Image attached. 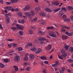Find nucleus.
<instances>
[{"label": "nucleus", "instance_id": "obj_1", "mask_svg": "<svg viewBox=\"0 0 73 73\" xmlns=\"http://www.w3.org/2000/svg\"><path fill=\"white\" fill-rule=\"evenodd\" d=\"M14 61L16 62H19L20 61V58L19 56H16L14 58Z\"/></svg>", "mask_w": 73, "mask_h": 73}, {"label": "nucleus", "instance_id": "obj_2", "mask_svg": "<svg viewBox=\"0 0 73 73\" xmlns=\"http://www.w3.org/2000/svg\"><path fill=\"white\" fill-rule=\"evenodd\" d=\"M48 34L50 36L52 37H56V35L55 34V33L51 31L48 33Z\"/></svg>", "mask_w": 73, "mask_h": 73}, {"label": "nucleus", "instance_id": "obj_3", "mask_svg": "<svg viewBox=\"0 0 73 73\" xmlns=\"http://www.w3.org/2000/svg\"><path fill=\"white\" fill-rule=\"evenodd\" d=\"M38 40L40 41H45V40L47 42H49V40L48 39H46L45 38L43 37L39 38H38Z\"/></svg>", "mask_w": 73, "mask_h": 73}, {"label": "nucleus", "instance_id": "obj_4", "mask_svg": "<svg viewBox=\"0 0 73 73\" xmlns=\"http://www.w3.org/2000/svg\"><path fill=\"white\" fill-rule=\"evenodd\" d=\"M16 27L18 28V29H20L21 30H23L24 29V27L21 26V25L20 26V25L17 24L16 25Z\"/></svg>", "mask_w": 73, "mask_h": 73}, {"label": "nucleus", "instance_id": "obj_5", "mask_svg": "<svg viewBox=\"0 0 73 73\" xmlns=\"http://www.w3.org/2000/svg\"><path fill=\"white\" fill-rule=\"evenodd\" d=\"M32 46L33 44L31 43H29L27 44V45L25 46V47L26 48H28L29 47V48L31 47V46Z\"/></svg>", "mask_w": 73, "mask_h": 73}, {"label": "nucleus", "instance_id": "obj_6", "mask_svg": "<svg viewBox=\"0 0 73 73\" xmlns=\"http://www.w3.org/2000/svg\"><path fill=\"white\" fill-rule=\"evenodd\" d=\"M30 8H31V7L30 6L27 5L23 8V10L25 11H26L29 10Z\"/></svg>", "mask_w": 73, "mask_h": 73}, {"label": "nucleus", "instance_id": "obj_7", "mask_svg": "<svg viewBox=\"0 0 73 73\" xmlns=\"http://www.w3.org/2000/svg\"><path fill=\"white\" fill-rule=\"evenodd\" d=\"M52 45H49L48 46H46L45 48L46 50H49L52 49Z\"/></svg>", "mask_w": 73, "mask_h": 73}, {"label": "nucleus", "instance_id": "obj_8", "mask_svg": "<svg viewBox=\"0 0 73 73\" xmlns=\"http://www.w3.org/2000/svg\"><path fill=\"white\" fill-rule=\"evenodd\" d=\"M65 34L66 35H68V36H71L72 35H73V32H72L71 33H69L68 32V31H66L65 33Z\"/></svg>", "mask_w": 73, "mask_h": 73}, {"label": "nucleus", "instance_id": "obj_9", "mask_svg": "<svg viewBox=\"0 0 73 73\" xmlns=\"http://www.w3.org/2000/svg\"><path fill=\"white\" fill-rule=\"evenodd\" d=\"M58 64H59L58 63V61H57L55 63L52 64V66H54V67H57V66H58Z\"/></svg>", "mask_w": 73, "mask_h": 73}, {"label": "nucleus", "instance_id": "obj_10", "mask_svg": "<svg viewBox=\"0 0 73 73\" xmlns=\"http://www.w3.org/2000/svg\"><path fill=\"white\" fill-rule=\"evenodd\" d=\"M44 9L46 12H52V11L49 8H46Z\"/></svg>", "mask_w": 73, "mask_h": 73}, {"label": "nucleus", "instance_id": "obj_11", "mask_svg": "<svg viewBox=\"0 0 73 73\" xmlns=\"http://www.w3.org/2000/svg\"><path fill=\"white\" fill-rule=\"evenodd\" d=\"M31 60H33V59L35 58V56L33 54H31L29 56Z\"/></svg>", "mask_w": 73, "mask_h": 73}, {"label": "nucleus", "instance_id": "obj_12", "mask_svg": "<svg viewBox=\"0 0 73 73\" xmlns=\"http://www.w3.org/2000/svg\"><path fill=\"white\" fill-rule=\"evenodd\" d=\"M41 52H42V49L40 48H39L38 49V50L35 52V53L36 54H38L39 53Z\"/></svg>", "mask_w": 73, "mask_h": 73}, {"label": "nucleus", "instance_id": "obj_13", "mask_svg": "<svg viewBox=\"0 0 73 73\" xmlns=\"http://www.w3.org/2000/svg\"><path fill=\"white\" fill-rule=\"evenodd\" d=\"M62 38L63 40H66L68 38V36L67 35H62Z\"/></svg>", "mask_w": 73, "mask_h": 73}, {"label": "nucleus", "instance_id": "obj_14", "mask_svg": "<svg viewBox=\"0 0 73 73\" xmlns=\"http://www.w3.org/2000/svg\"><path fill=\"white\" fill-rule=\"evenodd\" d=\"M40 58H41V59H42V60H47V58H46V57L45 56H43L40 57Z\"/></svg>", "mask_w": 73, "mask_h": 73}, {"label": "nucleus", "instance_id": "obj_15", "mask_svg": "<svg viewBox=\"0 0 73 73\" xmlns=\"http://www.w3.org/2000/svg\"><path fill=\"white\" fill-rule=\"evenodd\" d=\"M40 15L41 16H43V17H44L46 16V14L44 12L40 13Z\"/></svg>", "mask_w": 73, "mask_h": 73}, {"label": "nucleus", "instance_id": "obj_16", "mask_svg": "<svg viewBox=\"0 0 73 73\" xmlns=\"http://www.w3.org/2000/svg\"><path fill=\"white\" fill-rule=\"evenodd\" d=\"M60 3L58 2H55L53 3V5H56V6H58V5H59Z\"/></svg>", "mask_w": 73, "mask_h": 73}, {"label": "nucleus", "instance_id": "obj_17", "mask_svg": "<svg viewBox=\"0 0 73 73\" xmlns=\"http://www.w3.org/2000/svg\"><path fill=\"white\" fill-rule=\"evenodd\" d=\"M17 43H14L13 44V47H14V48H16V47H17Z\"/></svg>", "mask_w": 73, "mask_h": 73}, {"label": "nucleus", "instance_id": "obj_18", "mask_svg": "<svg viewBox=\"0 0 73 73\" xmlns=\"http://www.w3.org/2000/svg\"><path fill=\"white\" fill-rule=\"evenodd\" d=\"M31 15L33 16H35V12H34V11H30Z\"/></svg>", "mask_w": 73, "mask_h": 73}, {"label": "nucleus", "instance_id": "obj_19", "mask_svg": "<svg viewBox=\"0 0 73 73\" xmlns=\"http://www.w3.org/2000/svg\"><path fill=\"white\" fill-rule=\"evenodd\" d=\"M61 9V8H58L56 9H55L53 11L54 12V13H56V12H57L58 11H59Z\"/></svg>", "mask_w": 73, "mask_h": 73}, {"label": "nucleus", "instance_id": "obj_20", "mask_svg": "<svg viewBox=\"0 0 73 73\" xmlns=\"http://www.w3.org/2000/svg\"><path fill=\"white\" fill-rule=\"evenodd\" d=\"M58 56L59 58H60V59H61V60H63V59H64V58L63 57V56H62V55H61L60 56L59 54H58Z\"/></svg>", "mask_w": 73, "mask_h": 73}, {"label": "nucleus", "instance_id": "obj_21", "mask_svg": "<svg viewBox=\"0 0 73 73\" xmlns=\"http://www.w3.org/2000/svg\"><path fill=\"white\" fill-rule=\"evenodd\" d=\"M64 45H65V46L66 45L64 48L66 50H68L69 48V46H67V45L66 44H64Z\"/></svg>", "mask_w": 73, "mask_h": 73}, {"label": "nucleus", "instance_id": "obj_22", "mask_svg": "<svg viewBox=\"0 0 73 73\" xmlns=\"http://www.w3.org/2000/svg\"><path fill=\"white\" fill-rule=\"evenodd\" d=\"M0 67L1 68H4V65L1 63H0Z\"/></svg>", "mask_w": 73, "mask_h": 73}, {"label": "nucleus", "instance_id": "obj_23", "mask_svg": "<svg viewBox=\"0 0 73 73\" xmlns=\"http://www.w3.org/2000/svg\"><path fill=\"white\" fill-rule=\"evenodd\" d=\"M40 10V7L39 6L35 8V10H36V11H39Z\"/></svg>", "mask_w": 73, "mask_h": 73}, {"label": "nucleus", "instance_id": "obj_24", "mask_svg": "<svg viewBox=\"0 0 73 73\" xmlns=\"http://www.w3.org/2000/svg\"><path fill=\"white\" fill-rule=\"evenodd\" d=\"M9 61H10V60L8 59H5L4 60V61L5 62H9Z\"/></svg>", "mask_w": 73, "mask_h": 73}, {"label": "nucleus", "instance_id": "obj_25", "mask_svg": "<svg viewBox=\"0 0 73 73\" xmlns=\"http://www.w3.org/2000/svg\"><path fill=\"white\" fill-rule=\"evenodd\" d=\"M40 22L41 23V24H43V25H44V24H45V22L43 20L41 19L40 20Z\"/></svg>", "mask_w": 73, "mask_h": 73}, {"label": "nucleus", "instance_id": "obj_26", "mask_svg": "<svg viewBox=\"0 0 73 73\" xmlns=\"http://www.w3.org/2000/svg\"><path fill=\"white\" fill-rule=\"evenodd\" d=\"M31 50H33V51H34L35 52L37 50V49L36 48V47H34Z\"/></svg>", "mask_w": 73, "mask_h": 73}, {"label": "nucleus", "instance_id": "obj_27", "mask_svg": "<svg viewBox=\"0 0 73 73\" xmlns=\"http://www.w3.org/2000/svg\"><path fill=\"white\" fill-rule=\"evenodd\" d=\"M14 67L15 68V71H16V72H17V71H18V69H19L18 67L16 66H14Z\"/></svg>", "mask_w": 73, "mask_h": 73}, {"label": "nucleus", "instance_id": "obj_28", "mask_svg": "<svg viewBox=\"0 0 73 73\" xmlns=\"http://www.w3.org/2000/svg\"><path fill=\"white\" fill-rule=\"evenodd\" d=\"M17 15L19 16H20V17H22L23 16V15H22V14L21 12L18 13H17Z\"/></svg>", "mask_w": 73, "mask_h": 73}, {"label": "nucleus", "instance_id": "obj_29", "mask_svg": "<svg viewBox=\"0 0 73 73\" xmlns=\"http://www.w3.org/2000/svg\"><path fill=\"white\" fill-rule=\"evenodd\" d=\"M18 51L19 52H21V51H22L23 50V48H22L21 47H19L18 48Z\"/></svg>", "mask_w": 73, "mask_h": 73}, {"label": "nucleus", "instance_id": "obj_30", "mask_svg": "<svg viewBox=\"0 0 73 73\" xmlns=\"http://www.w3.org/2000/svg\"><path fill=\"white\" fill-rule=\"evenodd\" d=\"M64 20L65 21H67L68 22H69L70 21V19L69 18H67L66 19H64Z\"/></svg>", "mask_w": 73, "mask_h": 73}, {"label": "nucleus", "instance_id": "obj_31", "mask_svg": "<svg viewBox=\"0 0 73 73\" xmlns=\"http://www.w3.org/2000/svg\"><path fill=\"white\" fill-rule=\"evenodd\" d=\"M68 8L70 10H73V7L71 6H68Z\"/></svg>", "mask_w": 73, "mask_h": 73}, {"label": "nucleus", "instance_id": "obj_32", "mask_svg": "<svg viewBox=\"0 0 73 73\" xmlns=\"http://www.w3.org/2000/svg\"><path fill=\"white\" fill-rule=\"evenodd\" d=\"M37 20V18L36 17L35 19H34L32 20L33 22H36Z\"/></svg>", "mask_w": 73, "mask_h": 73}, {"label": "nucleus", "instance_id": "obj_33", "mask_svg": "<svg viewBox=\"0 0 73 73\" xmlns=\"http://www.w3.org/2000/svg\"><path fill=\"white\" fill-rule=\"evenodd\" d=\"M38 33L39 34H40V35H44V33L43 32L40 31H39Z\"/></svg>", "mask_w": 73, "mask_h": 73}, {"label": "nucleus", "instance_id": "obj_34", "mask_svg": "<svg viewBox=\"0 0 73 73\" xmlns=\"http://www.w3.org/2000/svg\"><path fill=\"white\" fill-rule=\"evenodd\" d=\"M60 52L62 54H64V53H65V50H64V49L61 50Z\"/></svg>", "mask_w": 73, "mask_h": 73}, {"label": "nucleus", "instance_id": "obj_35", "mask_svg": "<svg viewBox=\"0 0 73 73\" xmlns=\"http://www.w3.org/2000/svg\"><path fill=\"white\" fill-rule=\"evenodd\" d=\"M23 60L24 61H27L28 60V57L27 56H25L23 58Z\"/></svg>", "mask_w": 73, "mask_h": 73}, {"label": "nucleus", "instance_id": "obj_36", "mask_svg": "<svg viewBox=\"0 0 73 73\" xmlns=\"http://www.w3.org/2000/svg\"><path fill=\"white\" fill-rule=\"evenodd\" d=\"M12 8V7H8L7 11H10L11 10Z\"/></svg>", "mask_w": 73, "mask_h": 73}, {"label": "nucleus", "instance_id": "obj_37", "mask_svg": "<svg viewBox=\"0 0 73 73\" xmlns=\"http://www.w3.org/2000/svg\"><path fill=\"white\" fill-rule=\"evenodd\" d=\"M19 35H21V36H22V35H23V32L22 31H19Z\"/></svg>", "mask_w": 73, "mask_h": 73}, {"label": "nucleus", "instance_id": "obj_38", "mask_svg": "<svg viewBox=\"0 0 73 73\" xmlns=\"http://www.w3.org/2000/svg\"><path fill=\"white\" fill-rule=\"evenodd\" d=\"M58 15L59 17H62V15H63V14L62 13H59L58 14Z\"/></svg>", "mask_w": 73, "mask_h": 73}, {"label": "nucleus", "instance_id": "obj_39", "mask_svg": "<svg viewBox=\"0 0 73 73\" xmlns=\"http://www.w3.org/2000/svg\"><path fill=\"white\" fill-rule=\"evenodd\" d=\"M13 51H10L9 52V55H10V56L12 55L13 54V53H13Z\"/></svg>", "mask_w": 73, "mask_h": 73}, {"label": "nucleus", "instance_id": "obj_40", "mask_svg": "<svg viewBox=\"0 0 73 73\" xmlns=\"http://www.w3.org/2000/svg\"><path fill=\"white\" fill-rule=\"evenodd\" d=\"M29 69H30V67H27V68L25 69V70H27V71H28V72H29V71H30Z\"/></svg>", "mask_w": 73, "mask_h": 73}, {"label": "nucleus", "instance_id": "obj_41", "mask_svg": "<svg viewBox=\"0 0 73 73\" xmlns=\"http://www.w3.org/2000/svg\"><path fill=\"white\" fill-rule=\"evenodd\" d=\"M14 39L13 38L9 39H8L7 40V41H13Z\"/></svg>", "mask_w": 73, "mask_h": 73}, {"label": "nucleus", "instance_id": "obj_42", "mask_svg": "<svg viewBox=\"0 0 73 73\" xmlns=\"http://www.w3.org/2000/svg\"><path fill=\"white\" fill-rule=\"evenodd\" d=\"M62 56L64 58V57H65L66 56H67V54L66 53H65L63 54H62Z\"/></svg>", "mask_w": 73, "mask_h": 73}, {"label": "nucleus", "instance_id": "obj_43", "mask_svg": "<svg viewBox=\"0 0 73 73\" xmlns=\"http://www.w3.org/2000/svg\"><path fill=\"white\" fill-rule=\"evenodd\" d=\"M29 13L28 12H26L25 13V15L26 16H28V15H29Z\"/></svg>", "mask_w": 73, "mask_h": 73}, {"label": "nucleus", "instance_id": "obj_44", "mask_svg": "<svg viewBox=\"0 0 73 73\" xmlns=\"http://www.w3.org/2000/svg\"><path fill=\"white\" fill-rule=\"evenodd\" d=\"M69 62H73V60L72 59H69L68 60Z\"/></svg>", "mask_w": 73, "mask_h": 73}, {"label": "nucleus", "instance_id": "obj_45", "mask_svg": "<svg viewBox=\"0 0 73 73\" xmlns=\"http://www.w3.org/2000/svg\"><path fill=\"white\" fill-rule=\"evenodd\" d=\"M8 47L9 48H11V47L12 46V44H8Z\"/></svg>", "mask_w": 73, "mask_h": 73}, {"label": "nucleus", "instance_id": "obj_46", "mask_svg": "<svg viewBox=\"0 0 73 73\" xmlns=\"http://www.w3.org/2000/svg\"><path fill=\"white\" fill-rule=\"evenodd\" d=\"M62 18L63 19H66V15H63V16L62 17Z\"/></svg>", "mask_w": 73, "mask_h": 73}, {"label": "nucleus", "instance_id": "obj_47", "mask_svg": "<svg viewBox=\"0 0 73 73\" xmlns=\"http://www.w3.org/2000/svg\"><path fill=\"white\" fill-rule=\"evenodd\" d=\"M66 29H62V30L61 31V32H66Z\"/></svg>", "mask_w": 73, "mask_h": 73}, {"label": "nucleus", "instance_id": "obj_48", "mask_svg": "<svg viewBox=\"0 0 73 73\" xmlns=\"http://www.w3.org/2000/svg\"><path fill=\"white\" fill-rule=\"evenodd\" d=\"M5 17H6V18L8 17H9L8 14H7V13H5Z\"/></svg>", "mask_w": 73, "mask_h": 73}, {"label": "nucleus", "instance_id": "obj_49", "mask_svg": "<svg viewBox=\"0 0 73 73\" xmlns=\"http://www.w3.org/2000/svg\"><path fill=\"white\" fill-rule=\"evenodd\" d=\"M31 16H32V15H31V14L29 13V15H28V16H27V17L30 18H31Z\"/></svg>", "mask_w": 73, "mask_h": 73}, {"label": "nucleus", "instance_id": "obj_50", "mask_svg": "<svg viewBox=\"0 0 73 73\" xmlns=\"http://www.w3.org/2000/svg\"><path fill=\"white\" fill-rule=\"evenodd\" d=\"M11 29H13V30H16V27H11Z\"/></svg>", "mask_w": 73, "mask_h": 73}, {"label": "nucleus", "instance_id": "obj_51", "mask_svg": "<svg viewBox=\"0 0 73 73\" xmlns=\"http://www.w3.org/2000/svg\"><path fill=\"white\" fill-rule=\"evenodd\" d=\"M34 43L35 44H37V39H35L34 40Z\"/></svg>", "mask_w": 73, "mask_h": 73}, {"label": "nucleus", "instance_id": "obj_52", "mask_svg": "<svg viewBox=\"0 0 73 73\" xmlns=\"http://www.w3.org/2000/svg\"><path fill=\"white\" fill-rule=\"evenodd\" d=\"M42 72H43V73H46V72H47L45 69H44V70H43L42 71Z\"/></svg>", "mask_w": 73, "mask_h": 73}, {"label": "nucleus", "instance_id": "obj_53", "mask_svg": "<svg viewBox=\"0 0 73 73\" xmlns=\"http://www.w3.org/2000/svg\"><path fill=\"white\" fill-rule=\"evenodd\" d=\"M62 9L64 11H66V9L64 8V7H62Z\"/></svg>", "mask_w": 73, "mask_h": 73}, {"label": "nucleus", "instance_id": "obj_54", "mask_svg": "<svg viewBox=\"0 0 73 73\" xmlns=\"http://www.w3.org/2000/svg\"><path fill=\"white\" fill-rule=\"evenodd\" d=\"M62 70L64 72V71H65V70H66V68H65V67H62Z\"/></svg>", "mask_w": 73, "mask_h": 73}, {"label": "nucleus", "instance_id": "obj_55", "mask_svg": "<svg viewBox=\"0 0 73 73\" xmlns=\"http://www.w3.org/2000/svg\"><path fill=\"white\" fill-rule=\"evenodd\" d=\"M64 27L65 29H70V27H69L65 26Z\"/></svg>", "mask_w": 73, "mask_h": 73}, {"label": "nucleus", "instance_id": "obj_56", "mask_svg": "<svg viewBox=\"0 0 73 73\" xmlns=\"http://www.w3.org/2000/svg\"><path fill=\"white\" fill-rule=\"evenodd\" d=\"M33 31L32 30H31L30 31V34H33Z\"/></svg>", "mask_w": 73, "mask_h": 73}, {"label": "nucleus", "instance_id": "obj_57", "mask_svg": "<svg viewBox=\"0 0 73 73\" xmlns=\"http://www.w3.org/2000/svg\"><path fill=\"white\" fill-rule=\"evenodd\" d=\"M19 9L18 8H16L15 9V11L16 12H19Z\"/></svg>", "mask_w": 73, "mask_h": 73}, {"label": "nucleus", "instance_id": "obj_58", "mask_svg": "<svg viewBox=\"0 0 73 73\" xmlns=\"http://www.w3.org/2000/svg\"><path fill=\"white\" fill-rule=\"evenodd\" d=\"M6 4L7 5H10L11 4V2H6Z\"/></svg>", "mask_w": 73, "mask_h": 73}, {"label": "nucleus", "instance_id": "obj_59", "mask_svg": "<svg viewBox=\"0 0 73 73\" xmlns=\"http://www.w3.org/2000/svg\"><path fill=\"white\" fill-rule=\"evenodd\" d=\"M7 24H8L9 23V19H7Z\"/></svg>", "mask_w": 73, "mask_h": 73}, {"label": "nucleus", "instance_id": "obj_60", "mask_svg": "<svg viewBox=\"0 0 73 73\" xmlns=\"http://www.w3.org/2000/svg\"><path fill=\"white\" fill-rule=\"evenodd\" d=\"M0 3L2 4H3L4 3L3 2V0H0Z\"/></svg>", "mask_w": 73, "mask_h": 73}, {"label": "nucleus", "instance_id": "obj_61", "mask_svg": "<svg viewBox=\"0 0 73 73\" xmlns=\"http://www.w3.org/2000/svg\"><path fill=\"white\" fill-rule=\"evenodd\" d=\"M40 41L41 42H40V44H44V41Z\"/></svg>", "mask_w": 73, "mask_h": 73}, {"label": "nucleus", "instance_id": "obj_62", "mask_svg": "<svg viewBox=\"0 0 73 73\" xmlns=\"http://www.w3.org/2000/svg\"><path fill=\"white\" fill-rule=\"evenodd\" d=\"M24 23H25V21H24V20H21V24H24Z\"/></svg>", "mask_w": 73, "mask_h": 73}, {"label": "nucleus", "instance_id": "obj_63", "mask_svg": "<svg viewBox=\"0 0 73 73\" xmlns=\"http://www.w3.org/2000/svg\"><path fill=\"white\" fill-rule=\"evenodd\" d=\"M60 73H64V71L63 70H60Z\"/></svg>", "mask_w": 73, "mask_h": 73}, {"label": "nucleus", "instance_id": "obj_64", "mask_svg": "<svg viewBox=\"0 0 73 73\" xmlns=\"http://www.w3.org/2000/svg\"><path fill=\"white\" fill-rule=\"evenodd\" d=\"M71 50H70V51L71 52H73V47H71Z\"/></svg>", "mask_w": 73, "mask_h": 73}]
</instances>
